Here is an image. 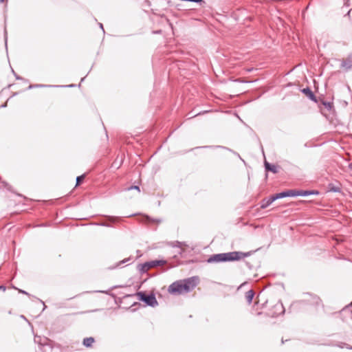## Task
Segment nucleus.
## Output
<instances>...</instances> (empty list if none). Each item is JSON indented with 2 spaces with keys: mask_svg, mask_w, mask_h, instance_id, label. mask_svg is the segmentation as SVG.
I'll return each instance as SVG.
<instances>
[{
  "mask_svg": "<svg viewBox=\"0 0 352 352\" xmlns=\"http://www.w3.org/2000/svg\"><path fill=\"white\" fill-rule=\"evenodd\" d=\"M144 221L147 223H160L162 221L160 219H154L151 218L148 216H144Z\"/></svg>",
  "mask_w": 352,
  "mask_h": 352,
  "instance_id": "15",
  "label": "nucleus"
},
{
  "mask_svg": "<svg viewBox=\"0 0 352 352\" xmlns=\"http://www.w3.org/2000/svg\"><path fill=\"white\" fill-rule=\"evenodd\" d=\"M265 168L267 171H271L274 173L278 172L277 167L275 165H272L266 161L265 162Z\"/></svg>",
  "mask_w": 352,
  "mask_h": 352,
  "instance_id": "9",
  "label": "nucleus"
},
{
  "mask_svg": "<svg viewBox=\"0 0 352 352\" xmlns=\"http://www.w3.org/2000/svg\"><path fill=\"white\" fill-rule=\"evenodd\" d=\"M341 65L346 69H349L352 67V54L349 55L346 59L342 60Z\"/></svg>",
  "mask_w": 352,
  "mask_h": 352,
  "instance_id": "8",
  "label": "nucleus"
},
{
  "mask_svg": "<svg viewBox=\"0 0 352 352\" xmlns=\"http://www.w3.org/2000/svg\"><path fill=\"white\" fill-rule=\"evenodd\" d=\"M3 289V290H5V289H6L5 287H3V286H0V289Z\"/></svg>",
  "mask_w": 352,
  "mask_h": 352,
  "instance_id": "29",
  "label": "nucleus"
},
{
  "mask_svg": "<svg viewBox=\"0 0 352 352\" xmlns=\"http://www.w3.org/2000/svg\"><path fill=\"white\" fill-rule=\"evenodd\" d=\"M99 25H100V28H102L104 30L102 24V23H99Z\"/></svg>",
  "mask_w": 352,
  "mask_h": 352,
  "instance_id": "26",
  "label": "nucleus"
},
{
  "mask_svg": "<svg viewBox=\"0 0 352 352\" xmlns=\"http://www.w3.org/2000/svg\"><path fill=\"white\" fill-rule=\"evenodd\" d=\"M4 184H5V187H6L8 190H10V188L8 187V185L7 184H6V183H4Z\"/></svg>",
  "mask_w": 352,
  "mask_h": 352,
  "instance_id": "27",
  "label": "nucleus"
},
{
  "mask_svg": "<svg viewBox=\"0 0 352 352\" xmlns=\"http://www.w3.org/2000/svg\"><path fill=\"white\" fill-rule=\"evenodd\" d=\"M349 168H350L351 169H352V163H351V164H350V165H349Z\"/></svg>",
  "mask_w": 352,
  "mask_h": 352,
  "instance_id": "30",
  "label": "nucleus"
},
{
  "mask_svg": "<svg viewBox=\"0 0 352 352\" xmlns=\"http://www.w3.org/2000/svg\"><path fill=\"white\" fill-rule=\"evenodd\" d=\"M326 105H327V107L328 108H331V104H330V103H328V104H326Z\"/></svg>",
  "mask_w": 352,
  "mask_h": 352,
  "instance_id": "25",
  "label": "nucleus"
},
{
  "mask_svg": "<svg viewBox=\"0 0 352 352\" xmlns=\"http://www.w3.org/2000/svg\"><path fill=\"white\" fill-rule=\"evenodd\" d=\"M276 199H278L276 198V195L271 196L268 199H263L261 203V208L262 209H265V208H267L270 204H272Z\"/></svg>",
  "mask_w": 352,
  "mask_h": 352,
  "instance_id": "7",
  "label": "nucleus"
},
{
  "mask_svg": "<svg viewBox=\"0 0 352 352\" xmlns=\"http://www.w3.org/2000/svg\"><path fill=\"white\" fill-rule=\"evenodd\" d=\"M330 191L340 192V188L339 187H337V186H331V187H330Z\"/></svg>",
  "mask_w": 352,
  "mask_h": 352,
  "instance_id": "20",
  "label": "nucleus"
},
{
  "mask_svg": "<svg viewBox=\"0 0 352 352\" xmlns=\"http://www.w3.org/2000/svg\"><path fill=\"white\" fill-rule=\"evenodd\" d=\"M182 245H183V243L179 241H174V242L170 243V245H171L172 247L181 248L182 246Z\"/></svg>",
  "mask_w": 352,
  "mask_h": 352,
  "instance_id": "17",
  "label": "nucleus"
},
{
  "mask_svg": "<svg viewBox=\"0 0 352 352\" xmlns=\"http://www.w3.org/2000/svg\"><path fill=\"white\" fill-rule=\"evenodd\" d=\"M129 261H130V258H125V259L122 260V261H120V264H124V263H126Z\"/></svg>",
  "mask_w": 352,
  "mask_h": 352,
  "instance_id": "24",
  "label": "nucleus"
},
{
  "mask_svg": "<svg viewBox=\"0 0 352 352\" xmlns=\"http://www.w3.org/2000/svg\"><path fill=\"white\" fill-rule=\"evenodd\" d=\"M250 255L249 252H230L226 253L215 254L210 256L208 259V263H220L226 261H239Z\"/></svg>",
  "mask_w": 352,
  "mask_h": 352,
  "instance_id": "2",
  "label": "nucleus"
},
{
  "mask_svg": "<svg viewBox=\"0 0 352 352\" xmlns=\"http://www.w3.org/2000/svg\"><path fill=\"white\" fill-rule=\"evenodd\" d=\"M319 300H320V299L317 296H312L310 294H307V295H305V298L302 300L294 302L292 305V306H295L296 305H297L298 304H300V302H305L307 304H310V305H318Z\"/></svg>",
  "mask_w": 352,
  "mask_h": 352,
  "instance_id": "5",
  "label": "nucleus"
},
{
  "mask_svg": "<svg viewBox=\"0 0 352 352\" xmlns=\"http://www.w3.org/2000/svg\"><path fill=\"white\" fill-rule=\"evenodd\" d=\"M254 292L253 290H249L248 292H246L245 294V299L248 302V304H251L252 301V299L254 298Z\"/></svg>",
  "mask_w": 352,
  "mask_h": 352,
  "instance_id": "13",
  "label": "nucleus"
},
{
  "mask_svg": "<svg viewBox=\"0 0 352 352\" xmlns=\"http://www.w3.org/2000/svg\"><path fill=\"white\" fill-rule=\"evenodd\" d=\"M94 342V339L92 337L86 338L83 340V344L87 347L91 346Z\"/></svg>",
  "mask_w": 352,
  "mask_h": 352,
  "instance_id": "14",
  "label": "nucleus"
},
{
  "mask_svg": "<svg viewBox=\"0 0 352 352\" xmlns=\"http://www.w3.org/2000/svg\"><path fill=\"white\" fill-rule=\"evenodd\" d=\"M19 292H21V293H23V294H28L27 292H25V291H23V290H20Z\"/></svg>",
  "mask_w": 352,
  "mask_h": 352,
  "instance_id": "28",
  "label": "nucleus"
},
{
  "mask_svg": "<svg viewBox=\"0 0 352 352\" xmlns=\"http://www.w3.org/2000/svg\"><path fill=\"white\" fill-rule=\"evenodd\" d=\"M197 283L198 278L195 276L184 280H177L173 283L168 287V291L172 294L188 293L196 287Z\"/></svg>",
  "mask_w": 352,
  "mask_h": 352,
  "instance_id": "1",
  "label": "nucleus"
},
{
  "mask_svg": "<svg viewBox=\"0 0 352 352\" xmlns=\"http://www.w3.org/2000/svg\"><path fill=\"white\" fill-rule=\"evenodd\" d=\"M85 175H80L76 177V184L79 185L84 179Z\"/></svg>",
  "mask_w": 352,
  "mask_h": 352,
  "instance_id": "18",
  "label": "nucleus"
},
{
  "mask_svg": "<svg viewBox=\"0 0 352 352\" xmlns=\"http://www.w3.org/2000/svg\"><path fill=\"white\" fill-rule=\"evenodd\" d=\"M297 196H308L310 195L318 194L317 191H311V190H297Z\"/></svg>",
  "mask_w": 352,
  "mask_h": 352,
  "instance_id": "10",
  "label": "nucleus"
},
{
  "mask_svg": "<svg viewBox=\"0 0 352 352\" xmlns=\"http://www.w3.org/2000/svg\"><path fill=\"white\" fill-rule=\"evenodd\" d=\"M52 87V85H30V88L32 87Z\"/></svg>",
  "mask_w": 352,
  "mask_h": 352,
  "instance_id": "21",
  "label": "nucleus"
},
{
  "mask_svg": "<svg viewBox=\"0 0 352 352\" xmlns=\"http://www.w3.org/2000/svg\"><path fill=\"white\" fill-rule=\"evenodd\" d=\"M274 309H276V316L283 314L285 311L283 305L282 303H277L274 305Z\"/></svg>",
  "mask_w": 352,
  "mask_h": 352,
  "instance_id": "11",
  "label": "nucleus"
},
{
  "mask_svg": "<svg viewBox=\"0 0 352 352\" xmlns=\"http://www.w3.org/2000/svg\"><path fill=\"white\" fill-rule=\"evenodd\" d=\"M302 93H304L305 94H306L311 100H316V98H315V96L314 94V93L312 92V91L309 89V88H305L302 89Z\"/></svg>",
  "mask_w": 352,
  "mask_h": 352,
  "instance_id": "12",
  "label": "nucleus"
},
{
  "mask_svg": "<svg viewBox=\"0 0 352 352\" xmlns=\"http://www.w3.org/2000/svg\"><path fill=\"white\" fill-rule=\"evenodd\" d=\"M95 225L101 226H106V227H110V224L107 222H100V223H95Z\"/></svg>",
  "mask_w": 352,
  "mask_h": 352,
  "instance_id": "19",
  "label": "nucleus"
},
{
  "mask_svg": "<svg viewBox=\"0 0 352 352\" xmlns=\"http://www.w3.org/2000/svg\"><path fill=\"white\" fill-rule=\"evenodd\" d=\"M166 263V261L164 260H154L148 262L144 263L142 265V271L147 272L151 268L155 267L157 266L164 265Z\"/></svg>",
  "mask_w": 352,
  "mask_h": 352,
  "instance_id": "4",
  "label": "nucleus"
},
{
  "mask_svg": "<svg viewBox=\"0 0 352 352\" xmlns=\"http://www.w3.org/2000/svg\"><path fill=\"white\" fill-rule=\"evenodd\" d=\"M137 295L139 300L144 302L147 305L155 307L158 305L156 298L153 294H146L144 292H138Z\"/></svg>",
  "mask_w": 352,
  "mask_h": 352,
  "instance_id": "3",
  "label": "nucleus"
},
{
  "mask_svg": "<svg viewBox=\"0 0 352 352\" xmlns=\"http://www.w3.org/2000/svg\"><path fill=\"white\" fill-rule=\"evenodd\" d=\"M5 0H0V2H3Z\"/></svg>",
  "mask_w": 352,
  "mask_h": 352,
  "instance_id": "31",
  "label": "nucleus"
},
{
  "mask_svg": "<svg viewBox=\"0 0 352 352\" xmlns=\"http://www.w3.org/2000/svg\"><path fill=\"white\" fill-rule=\"evenodd\" d=\"M106 218H107V221L111 223H116L120 220V217H113V216H106Z\"/></svg>",
  "mask_w": 352,
  "mask_h": 352,
  "instance_id": "16",
  "label": "nucleus"
},
{
  "mask_svg": "<svg viewBox=\"0 0 352 352\" xmlns=\"http://www.w3.org/2000/svg\"><path fill=\"white\" fill-rule=\"evenodd\" d=\"M4 38H5L6 47H7V40H8V36H7V31H6V29H5V35H4Z\"/></svg>",
  "mask_w": 352,
  "mask_h": 352,
  "instance_id": "23",
  "label": "nucleus"
},
{
  "mask_svg": "<svg viewBox=\"0 0 352 352\" xmlns=\"http://www.w3.org/2000/svg\"><path fill=\"white\" fill-rule=\"evenodd\" d=\"M275 195L277 199H281L287 197H296L298 194L297 190H288Z\"/></svg>",
  "mask_w": 352,
  "mask_h": 352,
  "instance_id": "6",
  "label": "nucleus"
},
{
  "mask_svg": "<svg viewBox=\"0 0 352 352\" xmlns=\"http://www.w3.org/2000/svg\"><path fill=\"white\" fill-rule=\"evenodd\" d=\"M131 189H135V190H138V191L140 190L139 186H132L130 188H129V190H131Z\"/></svg>",
  "mask_w": 352,
  "mask_h": 352,
  "instance_id": "22",
  "label": "nucleus"
}]
</instances>
